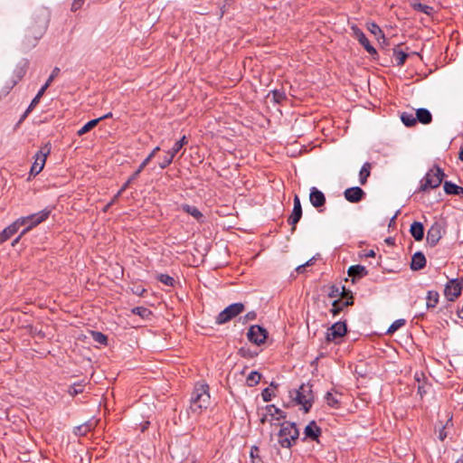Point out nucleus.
I'll return each instance as SVG.
<instances>
[{
  "mask_svg": "<svg viewBox=\"0 0 463 463\" xmlns=\"http://www.w3.org/2000/svg\"><path fill=\"white\" fill-rule=\"evenodd\" d=\"M49 17L47 10H41L34 24L27 28L22 43L24 51H29L37 45L38 41L43 37L48 27Z\"/></svg>",
  "mask_w": 463,
  "mask_h": 463,
  "instance_id": "f257e3e1",
  "label": "nucleus"
},
{
  "mask_svg": "<svg viewBox=\"0 0 463 463\" xmlns=\"http://www.w3.org/2000/svg\"><path fill=\"white\" fill-rule=\"evenodd\" d=\"M210 404L209 386L206 383H197L191 397L190 409L199 414Z\"/></svg>",
  "mask_w": 463,
  "mask_h": 463,
  "instance_id": "f03ea898",
  "label": "nucleus"
},
{
  "mask_svg": "<svg viewBox=\"0 0 463 463\" xmlns=\"http://www.w3.org/2000/svg\"><path fill=\"white\" fill-rule=\"evenodd\" d=\"M299 436V431L294 422L284 421L280 424L278 433V442L282 448L290 449Z\"/></svg>",
  "mask_w": 463,
  "mask_h": 463,
  "instance_id": "7ed1b4c3",
  "label": "nucleus"
},
{
  "mask_svg": "<svg viewBox=\"0 0 463 463\" xmlns=\"http://www.w3.org/2000/svg\"><path fill=\"white\" fill-rule=\"evenodd\" d=\"M290 397L302 406L305 412H308L315 399L312 385L309 383L301 384L298 390L290 392Z\"/></svg>",
  "mask_w": 463,
  "mask_h": 463,
  "instance_id": "20e7f679",
  "label": "nucleus"
},
{
  "mask_svg": "<svg viewBox=\"0 0 463 463\" xmlns=\"http://www.w3.org/2000/svg\"><path fill=\"white\" fill-rule=\"evenodd\" d=\"M52 213V208L46 207L45 209L40 211L39 213L30 214L28 216L21 217L17 219V223L20 224V226H26L22 234H25L33 228L36 227L40 223L43 222L48 219Z\"/></svg>",
  "mask_w": 463,
  "mask_h": 463,
  "instance_id": "39448f33",
  "label": "nucleus"
},
{
  "mask_svg": "<svg viewBox=\"0 0 463 463\" xmlns=\"http://www.w3.org/2000/svg\"><path fill=\"white\" fill-rule=\"evenodd\" d=\"M444 176L443 171L439 166L431 168L420 181V191L425 192L428 189L439 187Z\"/></svg>",
  "mask_w": 463,
  "mask_h": 463,
  "instance_id": "423d86ee",
  "label": "nucleus"
},
{
  "mask_svg": "<svg viewBox=\"0 0 463 463\" xmlns=\"http://www.w3.org/2000/svg\"><path fill=\"white\" fill-rule=\"evenodd\" d=\"M52 151V145L50 142L43 145L34 156V162L33 163L30 175L33 176L37 175L42 172L44 167L46 158Z\"/></svg>",
  "mask_w": 463,
  "mask_h": 463,
  "instance_id": "0eeeda50",
  "label": "nucleus"
},
{
  "mask_svg": "<svg viewBox=\"0 0 463 463\" xmlns=\"http://www.w3.org/2000/svg\"><path fill=\"white\" fill-rule=\"evenodd\" d=\"M243 310L244 305L242 303L231 304L218 314L216 317V324H225L240 315L241 312H243Z\"/></svg>",
  "mask_w": 463,
  "mask_h": 463,
  "instance_id": "6e6552de",
  "label": "nucleus"
},
{
  "mask_svg": "<svg viewBox=\"0 0 463 463\" xmlns=\"http://www.w3.org/2000/svg\"><path fill=\"white\" fill-rule=\"evenodd\" d=\"M247 337L250 342L260 345L265 343L268 337L267 330L259 325L251 326L247 333Z\"/></svg>",
  "mask_w": 463,
  "mask_h": 463,
  "instance_id": "1a4fd4ad",
  "label": "nucleus"
},
{
  "mask_svg": "<svg viewBox=\"0 0 463 463\" xmlns=\"http://www.w3.org/2000/svg\"><path fill=\"white\" fill-rule=\"evenodd\" d=\"M187 144V139L185 136H183L182 138L176 141L173 147L166 152V155L164 156L162 162L159 163V167L164 169L167 167L174 160L175 156L183 148L184 145Z\"/></svg>",
  "mask_w": 463,
  "mask_h": 463,
  "instance_id": "9d476101",
  "label": "nucleus"
},
{
  "mask_svg": "<svg viewBox=\"0 0 463 463\" xmlns=\"http://www.w3.org/2000/svg\"><path fill=\"white\" fill-rule=\"evenodd\" d=\"M347 332L345 322L338 321L333 324L326 331V339L328 342L335 341L344 336Z\"/></svg>",
  "mask_w": 463,
  "mask_h": 463,
  "instance_id": "9b49d317",
  "label": "nucleus"
},
{
  "mask_svg": "<svg viewBox=\"0 0 463 463\" xmlns=\"http://www.w3.org/2000/svg\"><path fill=\"white\" fill-rule=\"evenodd\" d=\"M353 31V34L354 38L359 42V43L366 50V52L371 55L377 54L376 49L370 43L366 35L364 32L358 28L356 25H353L351 27Z\"/></svg>",
  "mask_w": 463,
  "mask_h": 463,
  "instance_id": "f8f14e48",
  "label": "nucleus"
},
{
  "mask_svg": "<svg viewBox=\"0 0 463 463\" xmlns=\"http://www.w3.org/2000/svg\"><path fill=\"white\" fill-rule=\"evenodd\" d=\"M301 217H302V207H301L300 199L298 195H295L293 210L288 219V224L291 225L292 232H294L296 231V225L300 221Z\"/></svg>",
  "mask_w": 463,
  "mask_h": 463,
  "instance_id": "ddd939ff",
  "label": "nucleus"
},
{
  "mask_svg": "<svg viewBox=\"0 0 463 463\" xmlns=\"http://www.w3.org/2000/svg\"><path fill=\"white\" fill-rule=\"evenodd\" d=\"M442 237V226L439 222H435L427 232V242L430 246L434 247L438 244Z\"/></svg>",
  "mask_w": 463,
  "mask_h": 463,
  "instance_id": "4468645a",
  "label": "nucleus"
},
{
  "mask_svg": "<svg viewBox=\"0 0 463 463\" xmlns=\"http://www.w3.org/2000/svg\"><path fill=\"white\" fill-rule=\"evenodd\" d=\"M344 196L352 203H359L365 196L364 191L359 186L350 187L345 190Z\"/></svg>",
  "mask_w": 463,
  "mask_h": 463,
  "instance_id": "2eb2a0df",
  "label": "nucleus"
},
{
  "mask_svg": "<svg viewBox=\"0 0 463 463\" xmlns=\"http://www.w3.org/2000/svg\"><path fill=\"white\" fill-rule=\"evenodd\" d=\"M266 411L267 413L263 415V417L260 419L261 423H264L267 420V417L269 416L270 420H279L282 419H286L287 415L286 412L281 411L280 409L277 408L275 405H267L266 406Z\"/></svg>",
  "mask_w": 463,
  "mask_h": 463,
  "instance_id": "dca6fc26",
  "label": "nucleus"
},
{
  "mask_svg": "<svg viewBox=\"0 0 463 463\" xmlns=\"http://www.w3.org/2000/svg\"><path fill=\"white\" fill-rule=\"evenodd\" d=\"M461 294L460 287L456 280L450 279L445 286L444 295L449 301H454Z\"/></svg>",
  "mask_w": 463,
  "mask_h": 463,
  "instance_id": "f3484780",
  "label": "nucleus"
},
{
  "mask_svg": "<svg viewBox=\"0 0 463 463\" xmlns=\"http://www.w3.org/2000/svg\"><path fill=\"white\" fill-rule=\"evenodd\" d=\"M309 201H310V203L315 208H320V207L324 206L326 203V196L317 187H311L310 194H309Z\"/></svg>",
  "mask_w": 463,
  "mask_h": 463,
  "instance_id": "a211bd4d",
  "label": "nucleus"
},
{
  "mask_svg": "<svg viewBox=\"0 0 463 463\" xmlns=\"http://www.w3.org/2000/svg\"><path fill=\"white\" fill-rule=\"evenodd\" d=\"M306 438H309L312 440H317L321 435V429L317 425L316 421H310L304 430Z\"/></svg>",
  "mask_w": 463,
  "mask_h": 463,
  "instance_id": "6ab92c4d",
  "label": "nucleus"
},
{
  "mask_svg": "<svg viewBox=\"0 0 463 463\" xmlns=\"http://www.w3.org/2000/svg\"><path fill=\"white\" fill-rule=\"evenodd\" d=\"M20 227V224L17 223V220L14 222L12 224L5 228L0 232V244L6 241L8 239H10L14 233L17 232L18 229Z\"/></svg>",
  "mask_w": 463,
  "mask_h": 463,
  "instance_id": "aec40b11",
  "label": "nucleus"
},
{
  "mask_svg": "<svg viewBox=\"0 0 463 463\" xmlns=\"http://www.w3.org/2000/svg\"><path fill=\"white\" fill-rule=\"evenodd\" d=\"M425 265H426V258H425L424 254L420 251L414 253L411 258V269L412 270H420V269H423L425 267Z\"/></svg>",
  "mask_w": 463,
  "mask_h": 463,
  "instance_id": "412c9836",
  "label": "nucleus"
},
{
  "mask_svg": "<svg viewBox=\"0 0 463 463\" xmlns=\"http://www.w3.org/2000/svg\"><path fill=\"white\" fill-rule=\"evenodd\" d=\"M410 232L415 241H420L424 237V227L420 222H414L411 223Z\"/></svg>",
  "mask_w": 463,
  "mask_h": 463,
  "instance_id": "4be33fe9",
  "label": "nucleus"
},
{
  "mask_svg": "<svg viewBox=\"0 0 463 463\" xmlns=\"http://www.w3.org/2000/svg\"><path fill=\"white\" fill-rule=\"evenodd\" d=\"M368 274L367 269L362 265H353L348 269V275L353 278V281L355 279H361Z\"/></svg>",
  "mask_w": 463,
  "mask_h": 463,
  "instance_id": "5701e85b",
  "label": "nucleus"
},
{
  "mask_svg": "<svg viewBox=\"0 0 463 463\" xmlns=\"http://www.w3.org/2000/svg\"><path fill=\"white\" fill-rule=\"evenodd\" d=\"M181 209L184 213L193 216L199 222H203V214L200 212V210L197 207L184 203L181 205Z\"/></svg>",
  "mask_w": 463,
  "mask_h": 463,
  "instance_id": "b1692460",
  "label": "nucleus"
},
{
  "mask_svg": "<svg viewBox=\"0 0 463 463\" xmlns=\"http://www.w3.org/2000/svg\"><path fill=\"white\" fill-rule=\"evenodd\" d=\"M416 119L421 124L427 125L431 123L432 115L427 109H418L416 110Z\"/></svg>",
  "mask_w": 463,
  "mask_h": 463,
  "instance_id": "393cba45",
  "label": "nucleus"
},
{
  "mask_svg": "<svg viewBox=\"0 0 463 463\" xmlns=\"http://www.w3.org/2000/svg\"><path fill=\"white\" fill-rule=\"evenodd\" d=\"M444 191L447 194H454V195H461L463 194V187L449 182L446 181L444 183Z\"/></svg>",
  "mask_w": 463,
  "mask_h": 463,
  "instance_id": "a878e982",
  "label": "nucleus"
},
{
  "mask_svg": "<svg viewBox=\"0 0 463 463\" xmlns=\"http://www.w3.org/2000/svg\"><path fill=\"white\" fill-rule=\"evenodd\" d=\"M160 150L159 146H156L151 153L143 160L138 168L134 172L133 177H137L148 163L153 159L156 154Z\"/></svg>",
  "mask_w": 463,
  "mask_h": 463,
  "instance_id": "bb28decb",
  "label": "nucleus"
},
{
  "mask_svg": "<svg viewBox=\"0 0 463 463\" xmlns=\"http://www.w3.org/2000/svg\"><path fill=\"white\" fill-rule=\"evenodd\" d=\"M372 164L369 162H365L359 172V182L362 185H364L367 183V179L371 175Z\"/></svg>",
  "mask_w": 463,
  "mask_h": 463,
  "instance_id": "cd10ccee",
  "label": "nucleus"
},
{
  "mask_svg": "<svg viewBox=\"0 0 463 463\" xmlns=\"http://www.w3.org/2000/svg\"><path fill=\"white\" fill-rule=\"evenodd\" d=\"M85 385H86V382L84 380L79 381L77 383L71 384L68 387L67 392L71 396L74 397V396H76L80 393H82L84 392Z\"/></svg>",
  "mask_w": 463,
  "mask_h": 463,
  "instance_id": "c85d7f7f",
  "label": "nucleus"
},
{
  "mask_svg": "<svg viewBox=\"0 0 463 463\" xmlns=\"http://www.w3.org/2000/svg\"><path fill=\"white\" fill-rule=\"evenodd\" d=\"M411 6L413 10L415 11H418V12H421L429 16H432L433 14H434V8L432 6H430V5H423L420 2H412L411 4Z\"/></svg>",
  "mask_w": 463,
  "mask_h": 463,
  "instance_id": "c756f323",
  "label": "nucleus"
},
{
  "mask_svg": "<svg viewBox=\"0 0 463 463\" xmlns=\"http://www.w3.org/2000/svg\"><path fill=\"white\" fill-rule=\"evenodd\" d=\"M439 295L436 290H429L426 298V307L427 308H434L439 303Z\"/></svg>",
  "mask_w": 463,
  "mask_h": 463,
  "instance_id": "7c9ffc66",
  "label": "nucleus"
},
{
  "mask_svg": "<svg viewBox=\"0 0 463 463\" xmlns=\"http://www.w3.org/2000/svg\"><path fill=\"white\" fill-rule=\"evenodd\" d=\"M328 297L330 298H335L339 296H342L344 298H345L347 295H348V292H346L345 290V287H342L341 288L335 285H332L330 288H329V291H328Z\"/></svg>",
  "mask_w": 463,
  "mask_h": 463,
  "instance_id": "2f4dec72",
  "label": "nucleus"
},
{
  "mask_svg": "<svg viewBox=\"0 0 463 463\" xmlns=\"http://www.w3.org/2000/svg\"><path fill=\"white\" fill-rule=\"evenodd\" d=\"M401 119L406 127H413L417 123L416 116H414L411 112H402L401 115Z\"/></svg>",
  "mask_w": 463,
  "mask_h": 463,
  "instance_id": "473e14b6",
  "label": "nucleus"
},
{
  "mask_svg": "<svg viewBox=\"0 0 463 463\" xmlns=\"http://www.w3.org/2000/svg\"><path fill=\"white\" fill-rule=\"evenodd\" d=\"M392 55L396 61L397 66H402L408 57V54L406 52H404L403 51H402L398 48L393 49Z\"/></svg>",
  "mask_w": 463,
  "mask_h": 463,
  "instance_id": "72a5a7b5",
  "label": "nucleus"
},
{
  "mask_svg": "<svg viewBox=\"0 0 463 463\" xmlns=\"http://www.w3.org/2000/svg\"><path fill=\"white\" fill-rule=\"evenodd\" d=\"M99 121H100V118H95V119L90 120L82 128H80L78 130V132H77L78 136H83L84 134L88 133L93 128H95Z\"/></svg>",
  "mask_w": 463,
  "mask_h": 463,
  "instance_id": "f704fd0d",
  "label": "nucleus"
},
{
  "mask_svg": "<svg viewBox=\"0 0 463 463\" xmlns=\"http://www.w3.org/2000/svg\"><path fill=\"white\" fill-rule=\"evenodd\" d=\"M325 400L328 406L331 408L337 409L339 408L340 402L335 394H334L332 392H327L325 395Z\"/></svg>",
  "mask_w": 463,
  "mask_h": 463,
  "instance_id": "c9c22d12",
  "label": "nucleus"
},
{
  "mask_svg": "<svg viewBox=\"0 0 463 463\" xmlns=\"http://www.w3.org/2000/svg\"><path fill=\"white\" fill-rule=\"evenodd\" d=\"M261 379V374L257 371H252L250 373L246 379V383L248 386L252 387L260 383Z\"/></svg>",
  "mask_w": 463,
  "mask_h": 463,
  "instance_id": "e433bc0d",
  "label": "nucleus"
},
{
  "mask_svg": "<svg viewBox=\"0 0 463 463\" xmlns=\"http://www.w3.org/2000/svg\"><path fill=\"white\" fill-rule=\"evenodd\" d=\"M132 313L137 316H139L140 317H142L144 319H150V317L152 316L151 310H149L148 308H146L145 307H136L132 309Z\"/></svg>",
  "mask_w": 463,
  "mask_h": 463,
  "instance_id": "4c0bfd02",
  "label": "nucleus"
},
{
  "mask_svg": "<svg viewBox=\"0 0 463 463\" xmlns=\"http://www.w3.org/2000/svg\"><path fill=\"white\" fill-rule=\"evenodd\" d=\"M157 279L166 285V286H169V287H174L175 283V280L173 277L167 275V274H159L157 276Z\"/></svg>",
  "mask_w": 463,
  "mask_h": 463,
  "instance_id": "58836bf2",
  "label": "nucleus"
},
{
  "mask_svg": "<svg viewBox=\"0 0 463 463\" xmlns=\"http://www.w3.org/2000/svg\"><path fill=\"white\" fill-rule=\"evenodd\" d=\"M331 313L334 317L337 316L345 306H343V301L341 299H335L332 303Z\"/></svg>",
  "mask_w": 463,
  "mask_h": 463,
  "instance_id": "ea45409f",
  "label": "nucleus"
},
{
  "mask_svg": "<svg viewBox=\"0 0 463 463\" xmlns=\"http://www.w3.org/2000/svg\"><path fill=\"white\" fill-rule=\"evenodd\" d=\"M270 94L272 95V99L276 103H281L283 100L286 99V94L282 90H273L270 91Z\"/></svg>",
  "mask_w": 463,
  "mask_h": 463,
  "instance_id": "a19ab883",
  "label": "nucleus"
},
{
  "mask_svg": "<svg viewBox=\"0 0 463 463\" xmlns=\"http://www.w3.org/2000/svg\"><path fill=\"white\" fill-rule=\"evenodd\" d=\"M406 321L405 319H397L395 320L388 328L387 334H393L396 332L399 328L405 325Z\"/></svg>",
  "mask_w": 463,
  "mask_h": 463,
  "instance_id": "79ce46f5",
  "label": "nucleus"
},
{
  "mask_svg": "<svg viewBox=\"0 0 463 463\" xmlns=\"http://www.w3.org/2000/svg\"><path fill=\"white\" fill-rule=\"evenodd\" d=\"M368 30L371 32V33L374 34L375 36H381V37L384 38V34H383L382 29L375 23H370L368 24Z\"/></svg>",
  "mask_w": 463,
  "mask_h": 463,
  "instance_id": "37998d69",
  "label": "nucleus"
},
{
  "mask_svg": "<svg viewBox=\"0 0 463 463\" xmlns=\"http://www.w3.org/2000/svg\"><path fill=\"white\" fill-rule=\"evenodd\" d=\"M90 430L89 424H82L75 428L74 433L76 435L84 436Z\"/></svg>",
  "mask_w": 463,
  "mask_h": 463,
  "instance_id": "c03bdc74",
  "label": "nucleus"
},
{
  "mask_svg": "<svg viewBox=\"0 0 463 463\" xmlns=\"http://www.w3.org/2000/svg\"><path fill=\"white\" fill-rule=\"evenodd\" d=\"M92 335H93V339L96 342H98L99 344H103V345L107 344L108 338L104 334H102L100 332H93Z\"/></svg>",
  "mask_w": 463,
  "mask_h": 463,
  "instance_id": "a18cd8bd",
  "label": "nucleus"
},
{
  "mask_svg": "<svg viewBox=\"0 0 463 463\" xmlns=\"http://www.w3.org/2000/svg\"><path fill=\"white\" fill-rule=\"evenodd\" d=\"M273 396H274V393L269 388H265L261 392V397H262L263 401L266 402L271 401Z\"/></svg>",
  "mask_w": 463,
  "mask_h": 463,
  "instance_id": "49530a36",
  "label": "nucleus"
},
{
  "mask_svg": "<svg viewBox=\"0 0 463 463\" xmlns=\"http://www.w3.org/2000/svg\"><path fill=\"white\" fill-rule=\"evenodd\" d=\"M314 260L315 258H311L310 260H308L306 263L302 264V265H299L296 270L298 272V273H301L304 271V269L307 268V267H309L311 265L314 264Z\"/></svg>",
  "mask_w": 463,
  "mask_h": 463,
  "instance_id": "de8ad7c7",
  "label": "nucleus"
},
{
  "mask_svg": "<svg viewBox=\"0 0 463 463\" xmlns=\"http://www.w3.org/2000/svg\"><path fill=\"white\" fill-rule=\"evenodd\" d=\"M59 73H60V69L58 67H55L52 70L49 78L47 79L46 82H49V85H51L52 82L53 81V80L59 75Z\"/></svg>",
  "mask_w": 463,
  "mask_h": 463,
  "instance_id": "09e8293b",
  "label": "nucleus"
},
{
  "mask_svg": "<svg viewBox=\"0 0 463 463\" xmlns=\"http://www.w3.org/2000/svg\"><path fill=\"white\" fill-rule=\"evenodd\" d=\"M85 0H73L71 5V11L75 12L81 8Z\"/></svg>",
  "mask_w": 463,
  "mask_h": 463,
  "instance_id": "8fccbe9b",
  "label": "nucleus"
},
{
  "mask_svg": "<svg viewBox=\"0 0 463 463\" xmlns=\"http://www.w3.org/2000/svg\"><path fill=\"white\" fill-rule=\"evenodd\" d=\"M41 98L42 97L40 95L36 94V96L31 101L29 107H28V110H33V109L39 103Z\"/></svg>",
  "mask_w": 463,
  "mask_h": 463,
  "instance_id": "3c124183",
  "label": "nucleus"
},
{
  "mask_svg": "<svg viewBox=\"0 0 463 463\" xmlns=\"http://www.w3.org/2000/svg\"><path fill=\"white\" fill-rule=\"evenodd\" d=\"M257 317V314L255 311H250L244 316V319L246 321L255 320Z\"/></svg>",
  "mask_w": 463,
  "mask_h": 463,
  "instance_id": "603ef678",
  "label": "nucleus"
},
{
  "mask_svg": "<svg viewBox=\"0 0 463 463\" xmlns=\"http://www.w3.org/2000/svg\"><path fill=\"white\" fill-rule=\"evenodd\" d=\"M136 178L137 177H133V175H132L128 179V181L122 185V187L119 189V191H121V193H123Z\"/></svg>",
  "mask_w": 463,
  "mask_h": 463,
  "instance_id": "864d4df0",
  "label": "nucleus"
},
{
  "mask_svg": "<svg viewBox=\"0 0 463 463\" xmlns=\"http://www.w3.org/2000/svg\"><path fill=\"white\" fill-rule=\"evenodd\" d=\"M354 304V298L353 296H349L346 300L343 301V306L348 307L352 306Z\"/></svg>",
  "mask_w": 463,
  "mask_h": 463,
  "instance_id": "5fc2aeb1",
  "label": "nucleus"
},
{
  "mask_svg": "<svg viewBox=\"0 0 463 463\" xmlns=\"http://www.w3.org/2000/svg\"><path fill=\"white\" fill-rule=\"evenodd\" d=\"M49 82H45L44 85L38 91V95H40L41 97H43V95L44 94V92L46 91V90L49 88Z\"/></svg>",
  "mask_w": 463,
  "mask_h": 463,
  "instance_id": "6e6d98bb",
  "label": "nucleus"
},
{
  "mask_svg": "<svg viewBox=\"0 0 463 463\" xmlns=\"http://www.w3.org/2000/svg\"><path fill=\"white\" fill-rule=\"evenodd\" d=\"M453 280H456V284L458 285V287H460V290L462 291V289H463V276L458 279H454Z\"/></svg>",
  "mask_w": 463,
  "mask_h": 463,
  "instance_id": "4d7b16f0",
  "label": "nucleus"
},
{
  "mask_svg": "<svg viewBox=\"0 0 463 463\" xmlns=\"http://www.w3.org/2000/svg\"><path fill=\"white\" fill-rule=\"evenodd\" d=\"M32 110H28V109L24 111V113L22 115L18 124H20L21 122H23L26 117L28 116V114L31 112Z\"/></svg>",
  "mask_w": 463,
  "mask_h": 463,
  "instance_id": "13d9d810",
  "label": "nucleus"
},
{
  "mask_svg": "<svg viewBox=\"0 0 463 463\" xmlns=\"http://www.w3.org/2000/svg\"><path fill=\"white\" fill-rule=\"evenodd\" d=\"M447 437L446 432L444 431V428L439 431V438L440 440H444Z\"/></svg>",
  "mask_w": 463,
  "mask_h": 463,
  "instance_id": "bf43d9fd",
  "label": "nucleus"
},
{
  "mask_svg": "<svg viewBox=\"0 0 463 463\" xmlns=\"http://www.w3.org/2000/svg\"><path fill=\"white\" fill-rule=\"evenodd\" d=\"M240 354H241V356H243V357L250 356L249 351H246V350H245V349H243V348L240 349Z\"/></svg>",
  "mask_w": 463,
  "mask_h": 463,
  "instance_id": "052dcab7",
  "label": "nucleus"
},
{
  "mask_svg": "<svg viewBox=\"0 0 463 463\" xmlns=\"http://www.w3.org/2000/svg\"><path fill=\"white\" fill-rule=\"evenodd\" d=\"M121 194H122L121 191H118V192L114 195V197L112 198V200H111V201H112V203H115L117 202V200L119 198V196H120Z\"/></svg>",
  "mask_w": 463,
  "mask_h": 463,
  "instance_id": "680f3d73",
  "label": "nucleus"
},
{
  "mask_svg": "<svg viewBox=\"0 0 463 463\" xmlns=\"http://www.w3.org/2000/svg\"><path fill=\"white\" fill-rule=\"evenodd\" d=\"M375 256V251L373 250H370L369 251H367L365 253V257H370V258H373Z\"/></svg>",
  "mask_w": 463,
  "mask_h": 463,
  "instance_id": "e2e57ef3",
  "label": "nucleus"
},
{
  "mask_svg": "<svg viewBox=\"0 0 463 463\" xmlns=\"http://www.w3.org/2000/svg\"><path fill=\"white\" fill-rule=\"evenodd\" d=\"M111 117H112V113L109 112V113L105 114L104 116L99 117V118H100V121H101L102 119L109 118Z\"/></svg>",
  "mask_w": 463,
  "mask_h": 463,
  "instance_id": "0e129e2a",
  "label": "nucleus"
},
{
  "mask_svg": "<svg viewBox=\"0 0 463 463\" xmlns=\"http://www.w3.org/2000/svg\"><path fill=\"white\" fill-rule=\"evenodd\" d=\"M23 235H24V234H22V233H21L18 237H16V238L13 241L12 245H13V246H14V245H15V244L20 241V239H21V237H22Z\"/></svg>",
  "mask_w": 463,
  "mask_h": 463,
  "instance_id": "69168bd1",
  "label": "nucleus"
},
{
  "mask_svg": "<svg viewBox=\"0 0 463 463\" xmlns=\"http://www.w3.org/2000/svg\"><path fill=\"white\" fill-rule=\"evenodd\" d=\"M455 463H463V454L459 457V458Z\"/></svg>",
  "mask_w": 463,
  "mask_h": 463,
  "instance_id": "338daca9",
  "label": "nucleus"
},
{
  "mask_svg": "<svg viewBox=\"0 0 463 463\" xmlns=\"http://www.w3.org/2000/svg\"><path fill=\"white\" fill-rule=\"evenodd\" d=\"M459 159L461 161H463V148L460 149V152H459Z\"/></svg>",
  "mask_w": 463,
  "mask_h": 463,
  "instance_id": "774afa93",
  "label": "nucleus"
}]
</instances>
